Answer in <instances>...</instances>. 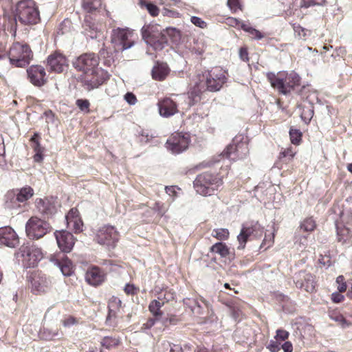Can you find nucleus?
<instances>
[{"mask_svg":"<svg viewBox=\"0 0 352 352\" xmlns=\"http://www.w3.org/2000/svg\"><path fill=\"white\" fill-rule=\"evenodd\" d=\"M183 302L186 306L190 309V310L193 309V307L197 305L199 303V302L204 305L206 308L207 309H208L210 306L209 302L205 299H204L202 297H199L197 298H184Z\"/></svg>","mask_w":352,"mask_h":352,"instance_id":"72a5a7b5","label":"nucleus"},{"mask_svg":"<svg viewBox=\"0 0 352 352\" xmlns=\"http://www.w3.org/2000/svg\"><path fill=\"white\" fill-rule=\"evenodd\" d=\"M228 6L233 12H236L240 9L239 0H228Z\"/></svg>","mask_w":352,"mask_h":352,"instance_id":"13d9d810","label":"nucleus"},{"mask_svg":"<svg viewBox=\"0 0 352 352\" xmlns=\"http://www.w3.org/2000/svg\"><path fill=\"white\" fill-rule=\"evenodd\" d=\"M35 205L38 212L44 217L48 218L56 212L59 204L57 198L51 197L36 199Z\"/></svg>","mask_w":352,"mask_h":352,"instance_id":"ddd939ff","label":"nucleus"},{"mask_svg":"<svg viewBox=\"0 0 352 352\" xmlns=\"http://www.w3.org/2000/svg\"><path fill=\"white\" fill-rule=\"evenodd\" d=\"M227 23L228 25L232 27H240L241 28V23H243V22H241L238 19L232 17H229L227 19Z\"/></svg>","mask_w":352,"mask_h":352,"instance_id":"e2e57ef3","label":"nucleus"},{"mask_svg":"<svg viewBox=\"0 0 352 352\" xmlns=\"http://www.w3.org/2000/svg\"><path fill=\"white\" fill-rule=\"evenodd\" d=\"M294 281L297 287L303 289L307 292L315 290V280L314 276L305 272H299L295 275Z\"/></svg>","mask_w":352,"mask_h":352,"instance_id":"4468645a","label":"nucleus"},{"mask_svg":"<svg viewBox=\"0 0 352 352\" xmlns=\"http://www.w3.org/2000/svg\"><path fill=\"white\" fill-rule=\"evenodd\" d=\"M74 323H75V318L72 316H69L68 318H67L63 320V324L64 327H70V326L73 325Z\"/></svg>","mask_w":352,"mask_h":352,"instance_id":"338daca9","label":"nucleus"},{"mask_svg":"<svg viewBox=\"0 0 352 352\" xmlns=\"http://www.w3.org/2000/svg\"><path fill=\"white\" fill-rule=\"evenodd\" d=\"M221 184V179L210 173L199 175L194 182L196 192L203 196L212 195Z\"/></svg>","mask_w":352,"mask_h":352,"instance_id":"7ed1b4c3","label":"nucleus"},{"mask_svg":"<svg viewBox=\"0 0 352 352\" xmlns=\"http://www.w3.org/2000/svg\"><path fill=\"white\" fill-rule=\"evenodd\" d=\"M19 243L15 231L9 226L0 228V245L14 248Z\"/></svg>","mask_w":352,"mask_h":352,"instance_id":"a211bd4d","label":"nucleus"},{"mask_svg":"<svg viewBox=\"0 0 352 352\" xmlns=\"http://www.w3.org/2000/svg\"><path fill=\"white\" fill-rule=\"evenodd\" d=\"M89 102L87 100L78 99L76 100V105L81 111H89Z\"/></svg>","mask_w":352,"mask_h":352,"instance_id":"603ef678","label":"nucleus"},{"mask_svg":"<svg viewBox=\"0 0 352 352\" xmlns=\"http://www.w3.org/2000/svg\"><path fill=\"white\" fill-rule=\"evenodd\" d=\"M120 340L118 338L109 336L104 337L101 341V344L107 349L118 346Z\"/></svg>","mask_w":352,"mask_h":352,"instance_id":"ea45409f","label":"nucleus"},{"mask_svg":"<svg viewBox=\"0 0 352 352\" xmlns=\"http://www.w3.org/2000/svg\"><path fill=\"white\" fill-rule=\"evenodd\" d=\"M325 0H302L301 3L302 8H309L312 6H321L323 5Z\"/></svg>","mask_w":352,"mask_h":352,"instance_id":"a18cd8bd","label":"nucleus"},{"mask_svg":"<svg viewBox=\"0 0 352 352\" xmlns=\"http://www.w3.org/2000/svg\"><path fill=\"white\" fill-rule=\"evenodd\" d=\"M190 21L195 26L205 28L206 27V23L198 16H193L190 18Z\"/></svg>","mask_w":352,"mask_h":352,"instance_id":"3c124183","label":"nucleus"},{"mask_svg":"<svg viewBox=\"0 0 352 352\" xmlns=\"http://www.w3.org/2000/svg\"><path fill=\"white\" fill-rule=\"evenodd\" d=\"M210 252L217 253L221 256L222 257H225L229 254V249L226 245V244L219 242L213 245L210 248Z\"/></svg>","mask_w":352,"mask_h":352,"instance_id":"f704fd0d","label":"nucleus"},{"mask_svg":"<svg viewBox=\"0 0 352 352\" xmlns=\"http://www.w3.org/2000/svg\"><path fill=\"white\" fill-rule=\"evenodd\" d=\"M40 138L41 137L39 133H34L30 139L32 142V147L35 152V155H34V160L36 162H41L43 159V153L44 151V148L41 146L39 142Z\"/></svg>","mask_w":352,"mask_h":352,"instance_id":"cd10ccee","label":"nucleus"},{"mask_svg":"<svg viewBox=\"0 0 352 352\" xmlns=\"http://www.w3.org/2000/svg\"><path fill=\"white\" fill-rule=\"evenodd\" d=\"M169 71L166 63H157L151 71L152 78L158 81L164 80L168 75Z\"/></svg>","mask_w":352,"mask_h":352,"instance_id":"a878e982","label":"nucleus"},{"mask_svg":"<svg viewBox=\"0 0 352 352\" xmlns=\"http://www.w3.org/2000/svg\"><path fill=\"white\" fill-rule=\"evenodd\" d=\"M201 302H199V303L196 305L195 307H193V309L191 310L192 312L195 314V315H198V316H201V315H203L204 313H205V309H206V307L205 305H204V307L201 305ZM206 309H208L206 308Z\"/></svg>","mask_w":352,"mask_h":352,"instance_id":"4d7b16f0","label":"nucleus"},{"mask_svg":"<svg viewBox=\"0 0 352 352\" xmlns=\"http://www.w3.org/2000/svg\"><path fill=\"white\" fill-rule=\"evenodd\" d=\"M289 136L292 144H298L301 140L302 133L298 129H291L289 131Z\"/></svg>","mask_w":352,"mask_h":352,"instance_id":"37998d69","label":"nucleus"},{"mask_svg":"<svg viewBox=\"0 0 352 352\" xmlns=\"http://www.w3.org/2000/svg\"><path fill=\"white\" fill-rule=\"evenodd\" d=\"M30 81L35 86L41 87L46 82L45 71L41 65H32L27 69Z\"/></svg>","mask_w":352,"mask_h":352,"instance_id":"f3484780","label":"nucleus"},{"mask_svg":"<svg viewBox=\"0 0 352 352\" xmlns=\"http://www.w3.org/2000/svg\"><path fill=\"white\" fill-rule=\"evenodd\" d=\"M105 80L104 73L101 69H96L91 72V76L87 75L84 80V86L87 90L98 88Z\"/></svg>","mask_w":352,"mask_h":352,"instance_id":"6ab92c4d","label":"nucleus"},{"mask_svg":"<svg viewBox=\"0 0 352 352\" xmlns=\"http://www.w3.org/2000/svg\"><path fill=\"white\" fill-rule=\"evenodd\" d=\"M142 35L145 42L155 50H162L167 43L166 36L157 25L144 26Z\"/></svg>","mask_w":352,"mask_h":352,"instance_id":"423d86ee","label":"nucleus"},{"mask_svg":"<svg viewBox=\"0 0 352 352\" xmlns=\"http://www.w3.org/2000/svg\"><path fill=\"white\" fill-rule=\"evenodd\" d=\"M119 237V232L114 226L104 225L98 230L95 240L100 245L114 248Z\"/></svg>","mask_w":352,"mask_h":352,"instance_id":"0eeeda50","label":"nucleus"},{"mask_svg":"<svg viewBox=\"0 0 352 352\" xmlns=\"http://www.w3.org/2000/svg\"><path fill=\"white\" fill-rule=\"evenodd\" d=\"M239 56L240 58L245 62L249 60L248 53L246 49L241 48L239 51Z\"/></svg>","mask_w":352,"mask_h":352,"instance_id":"69168bd1","label":"nucleus"},{"mask_svg":"<svg viewBox=\"0 0 352 352\" xmlns=\"http://www.w3.org/2000/svg\"><path fill=\"white\" fill-rule=\"evenodd\" d=\"M132 32L127 28H116L112 30L111 42L117 50L124 51L134 45V41L130 39Z\"/></svg>","mask_w":352,"mask_h":352,"instance_id":"1a4fd4ad","label":"nucleus"},{"mask_svg":"<svg viewBox=\"0 0 352 352\" xmlns=\"http://www.w3.org/2000/svg\"><path fill=\"white\" fill-rule=\"evenodd\" d=\"M98 57L95 54H84L78 57L73 63L76 69L85 73L96 70L98 65Z\"/></svg>","mask_w":352,"mask_h":352,"instance_id":"f8f14e48","label":"nucleus"},{"mask_svg":"<svg viewBox=\"0 0 352 352\" xmlns=\"http://www.w3.org/2000/svg\"><path fill=\"white\" fill-rule=\"evenodd\" d=\"M59 336L60 333L57 329L44 327L40 331V337L46 340H53Z\"/></svg>","mask_w":352,"mask_h":352,"instance_id":"473e14b6","label":"nucleus"},{"mask_svg":"<svg viewBox=\"0 0 352 352\" xmlns=\"http://www.w3.org/2000/svg\"><path fill=\"white\" fill-rule=\"evenodd\" d=\"M146 8L151 16H155L158 15L159 8L157 7V6L151 3H148L146 4Z\"/></svg>","mask_w":352,"mask_h":352,"instance_id":"864d4df0","label":"nucleus"},{"mask_svg":"<svg viewBox=\"0 0 352 352\" xmlns=\"http://www.w3.org/2000/svg\"><path fill=\"white\" fill-rule=\"evenodd\" d=\"M331 320L338 322V324L342 327L346 328L350 325L344 317L339 313H331L329 315Z\"/></svg>","mask_w":352,"mask_h":352,"instance_id":"58836bf2","label":"nucleus"},{"mask_svg":"<svg viewBox=\"0 0 352 352\" xmlns=\"http://www.w3.org/2000/svg\"><path fill=\"white\" fill-rule=\"evenodd\" d=\"M227 78L226 72L220 68H215L208 73L205 82H201L206 91H217L224 83Z\"/></svg>","mask_w":352,"mask_h":352,"instance_id":"9d476101","label":"nucleus"},{"mask_svg":"<svg viewBox=\"0 0 352 352\" xmlns=\"http://www.w3.org/2000/svg\"><path fill=\"white\" fill-rule=\"evenodd\" d=\"M337 233L338 241L344 243L348 239V237L345 235L349 233V230L346 228H343L341 230L338 229Z\"/></svg>","mask_w":352,"mask_h":352,"instance_id":"8fccbe9b","label":"nucleus"},{"mask_svg":"<svg viewBox=\"0 0 352 352\" xmlns=\"http://www.w3.org/2000/svg\"><path fill=\"white\" fill-rule=\"evenodd\" d=\"M82 6L86 11L91 12L101 6V1L100 0H84Z\"/></svg>","mask_w":352,"mask_h":352,"instance_id":"e433bc0d","label":"nucleus"},{"mask_svg":"<svg viewBox=\"0 0 352 352\" xmlns=\"http://www.w3.org/2000/svg\"><path fill=\"white\" fill-rule=\"evenodd\" d=\"M32 289L35 292H45L48 287V280L40 274H33L30 276Z\"/></svg>","mask_w":352,"mask_h":352,"instance_id":"b1692460","label":"nucleus"},{"mask_svg":"<svg viewBox=\"0 0 352 352\" xmlns=\"http://www.w3.org/2000/svg\"><path fill=\"white\" fill-rule=\"evenodd\" d=\"M16 256L21 261L24 267H34L43 258V254L41 248L34 244H23L16 253Z\"/></svg>","mask_w":352,"mask_h":352,"instance_id":"20e7f679","label":"nucleus"},{"mask_svg":"<svg viewBox=\"0 0 352 352\" xmlns=\"http://www.w3.org/2000/svg\"><path fill=\"white\" fill-rule=\"evenodd\" d=\"M243 146L247 148L246 145L243 143H241L238 145L229 144L222 153V155L227 158H230L232 160L236 158H242L243 156L239 154V149Z\"/></svg>","mask_w":352,"mask_h":352,"instance_id":"c85d7f7f","label":"nucleus"},{"mask_svg":"<svg viewBox=\"0 0 352 352\" xmlns=\"http://www.w3.org/2000/svg\"><path fill=\"white\" fill-rule=\"evenodd\" d=\"M212 236L218 240H226L229 237V231L226 228H217L212 231Z\"/></svg>","mask_w":352,"mask_h":352,"instance_id":"4c0bfd02","label":"nucleus"},{"mask_svg":"<svg viewBox=\"0 0 352 352\" xmlns=\"http://www.w3.org/2000/svg\"><path fill=\"white\" fill-rule=\"evenodd\" d=\"M313 116H314V111L311 108L308 107V108H303L300 116H301L302 120L305 123L307 124L310 122Z\"/></svg>","mask_w":352,"mask_h":352,"instance_id":"c03bdc74","label":"nucleus"},{"mask_svg":"<svg viewBox=\"0 0 352 352\" xmlns=\"http://www.w3.org/2000/svg\"><path fill=\"white\" fill-rule=\"evenodd\" d=\"M282 349H283L284 352H292L293 346L290 342H285L282 345Z\"/></svg>","mask_w":352,"mask_h":352,"instance_id":"774afa93","label":"nucleus"},{"mask_svg":"<svg viewBox=\"0 0 352 352\" xmlns=\"http://www.w3.org/2000/svg\"><path fill=\"white\" fill-rule=\"evenodd\" d=\"M260 225L256 223L254 225L248 226L243 225L240 234L238 235V241H239L241 248H243L248 237L254 233V231L260 230Z\"/></svg>","mask_w":352,"mask_h":352,"instance_id":"bb28decb","label":"nucleus"},{"mask_svg":"<svg viewBox=\"0 0 352 352\" xmlns=\"http://www.w3.org/2000/svg\"><path fill=\"white\" fill-rule=\"evenodd\" d=\"M300 228L306 232H311L316 228V223L312 218H307L301 223Z\"/></svg>","mask_w":352,"mask_h":352,"instance_id":"79ce46f5","label":"nucleus"},{"mask_svg":"<svg viewBox=\"0 0 352 352\" xmlns=\"http://www.w3.org/2000/svg\"><path fill=\"white\" fill-rule=\"evenodd\" d=\"M190 135L188 133H175L166 142V148L174 154H179L188 147Z\"/></svg>","mask_w":352,"mask_h":352,"instance_id":"9b49d317","label":"nucleus"},{"mask_svg":"<svg viewBox=\"0 0 352 352\" xmlns=\"http://www.w3.org/2000/svg\"><path fill=\"white\" fill-rule=\"evenodd\" d=\"M50 225L36 217H31L26 223L25 231L30 239H38L49 232Z\"/></svg>","mask_w":352,"mask_h":352,"instance_id":"6e6552de","label":"nucleus"},{"mask_svg":"<svg viewBox=\"0 0 352 352\" xmlns=\"http://www.w3.org/2000/svg\"><path fill=\"white\" fill-rule=\"evenodd\" d=\"M160 116L168 118L177 113L176 103L170 98H164L158 102Z\"/></svg>","mask_w":352,"mask_h":352,"instance_id":"4be33fe9","label":"nucleus"},{"mask_svg":"<svg viewBox=\"0 0 352 352\" xmlns=\"http://www.w3.org/2000/svg\"><path fill=\"white\" fill-rule=\"evenodd\" d=\"M164 305V300H162V294H160L157 300H153L150 302L148 309L155 317L160 318L163 315L160 309Z\"/></svg>","mask_w":352,"mask_h":352,"instance_id":"c756f323","label":"nucleus"},{"mask_svg":"<svg viewBox=\"0 0 352 352\" xmlns=\"http://www.w3.org/2000/svg\"><path fill=\"white\" fill-rule=\"evenodd\" d=\"M8 56L12 65L23 67L30 63L33 54L28 45L15 43L10 47Z\"/></svg>","mask_w":352,"mask_h":352,"instance_id":"39448f33","label":"nucleus"},{"mask_svg":"<svg viewBox=\"0 0 352 352\" xmlns=\"http://www.w3.org/2000/svg\"><path fill=\"white\" fill-rule=\"evenodd\" d=\"M77 218H80L79 212H78V210L75 208H72L69 211L68 214L65 216L67 223L69 221H71L72 220H74L75 219H77Z\"/></svg>","mask_w":352,"mask_h":352,"instance_id":"09e8293b","label":"nucleus"},{"mask_svg":"<svg viewBox=\"0 0 352 352\" xmlns=\"http://www.w3.org/2000/svg\"><path fill=\"white\" fill-rule=\"evenodd\" d=\"M293 30L296 38L306 41L311 35V31L301 27L298 24H293Z\"/></svg>","mask_w":352,"mask_h":352,"instance_id":"2f4dec72","label":"nucleus"},{"mask_svg":"<svg viewBox=\"0 0 352 352\" xmlns=\"http://www.w3.org/2000/svg\"><path fill=\"white\" fill-rule=\"evenodd\" d=\"M86 281L91 285L97 286L104 280V274L98 267L89 269L85 274Z\"/></svg>","mask_w":352,"mask_h":352,"instance_id":"5701e85b","label":"nucleus"},{"mask_svg":"<svg viewBox=\"0 0 352 352\" xmlns=\"http://www.w3.org/2000/svg\"><path fill=\"white\" fill-rule=\"evenodd\" d=\"M109 307V315L107 318V322L111 324L112 318H122V314L124 311V306H122L121 300L116 296H112L108 304Z\"/></svg>","mask_w":352,"mask_h":352,"instance_id":"aec40b11","label":"nucleus"},{"mask_svg":"<svg viewBox=\"0 0 352 352\" xmlns=\"http://www.w3.org/2000/svg\"><path fill=\"white\" fill-rule=\"evenodd\" d=\"M241 29L248 32L252 38L261 40L264 37V35L260 31L245 23H241Z\"/></svg>","mask_w":352,"mask_h":352,"instance_id":"c9c22d12","label":"nucleus"},{"mask_svg":"<svg viewBox=\"0 0 352 352\" xmlns=\"http://www.w3.org/2000/svg\"><path fill=\"white\" fill-rule=\"evenodd\" d=\"M271 86L279 94L287 95L300 84V76L294 72H268L266 74Z\"/></svg>","mask_w":352,"mask_h":352,"instance_id":"f257e3e1","label":"nucleus"},{"mask_svg":"<svg viewBox=\"0 0 352 352\" xmlns=\"http://www.w3.org/2000/svg\"><path fill=\"white\" fill-rule=\"evenodd\" d=\"M47 65L52 72L56 73L64 72L68 67L66 57L58 52H55L49 56Z\"/></svg>","mask_w":352,"mask_h":352,"instance_id":"2eb2a0df","label":"nucleus"},{"mask_svg":"<svg viewBox=\"0 0 352 352\" xmlns=\"http://www.w3.org/2000/svg\"><path fill=\"white\" fill-rule=\"evenodd\" d=\"M69 228H72L75 232H80L82 230L83 223L80 218L75 219L67 223Z\"/></svg>","mask_w":352,"mask_h":352,"instance_id":"a19ab883","label":"nucleus"},{"mask_svg":"<svg viewBox=\"0 0 352 352\" xmlns=\"http://www.w3.org/2000/svg\"><path fill=\"white\" fill-rule=\"evenodd\" d=\"M267 348L271 352H278L280 349V343L277 340H271Z\"/></svg>","mask_w":352,"mask_h":352,"instance_id":"6e6d98bb","label":"nucleus"},{"mask_svg":"<svg viewBox=\"0 0 352 352\" xmlns=\"http://www.w3.org/2000/svg\"><path fill=\"white\" fill-rule=\"evenodd\" d=\"M340 293V292H334L331 294V300H333V302L338 303L344 300V296Z\"/></svg>","mask_w":352,"mask_h":352,"instance_id":"0e129e2a","label":"nucleus"},{"mask_svg":"<svg viewBox=\"0 0 352 352\" xmlns=\"http://www.w3.org/2000/svg\"><path fill=\"white\" fill-rule=\"evenodd\" d=\"M34 195V190L30 186H25L18 190L15 195L16 200L18 202H25L30 199Z\"/></svg>","mask_w":352,"mask_h":352,"instance_id":"7c9ffc66","label":"nucleus"},{"mask_svg":"<svg viewBox=\"0 0 352 352\" xmlns=\"http://www.w3.org/2000/svg\"><path fill=\"white\" fill-rule=\"evenodd\" d=\"M50 261L60 269L64 276H69L73 273L72 262L65 259V255L63 253L51 255Z\"/></svg>","mask_w":352,"mask_h":352,"instance_id":"412c9836","label":"nucleus"},{"mask_svg":"<svg viewBox=\"0 0 352 352\" xmlns=\"http://www.w3.org/2000/svg\"><path fill=\"white\" fill-rule=\"evenodd\" d=\"M153 209L155 211H157L160 215H163L166 211V209L164 207V204H160V202L155 203Z\"/></svg>","mask_w":352,"mask_h":352,"instance_id":"052dcab7","label":"nucleus"},{"mask_svg":"<svg viewBox=\"0 0 352 352\" xmlns=\"http://www.w3.org/2000/svg\"><path fill=\"white\" fill-rule=\"evenodd\" d=\"M336 283L338 284V289L339 292H344L346 291L347 286L343 276L340 275L337 277Z\"/></svg>","mask_w":352,"mask_h":352,"instance_id":"49530a36","label":"nucleus"},{"mask_svg":"<svg viewBox=\"0 0 352 352\" xmlns=\"http://www.w3.org/2000/svg\"><path fill=\"white\" fill-rule=\"evenodd\" d=\"M295 155V152L293 151L292 147H289L280 153V157H289L292 158Z\"/></svg>","mask_w":352,"mask_h":352,"instance_id":"680f3d73","label":"nucleus"},{"mask_svg":"<svg viewBox=\"0 0 352 352\" xmlns=\"http://www.w3.org/2000/svg\"><path fill=\"white\" fill-rule=\"evenodd\" d=\"M124 99L131 105L135 104L137 102L135 96L131 92H128L124 95Z\"/></svg>","mask_w":352,"mask_h":352,"instance_id":"bf43d9fd","label":"nucleus"},{"mask_svg":"<svg viewBox=\"0 0 352 352\" xmlns=\"http://www.w3.org/2000/svg\"><path fill=\"white\" fill-rule=\"evenodd\" d=\"M205 91L206 90L204 87V85H202V82H197L194 87L188 93V96L187 97V99L188 100V104L187 108L190 107L191 106L200 101L201 94Z\"/></svg>","mask_w":352,"mask_h":352,"instance_id":"393cba45","label":"nucleus"},{"mask_svg":"<svg viewBox=\"0 0 352 352\" xmlns=\"http://www.w3.org/2000/svg\"><path fill=\"white\" fill-rule=\"evenodd\" d=\"M288 336H289V333L287 331L283 330V329H278L276 331V334L274 338L276 340H280L281 341H284L286 339H287Z\"/></svg>","mask_w":352,"mask_h":352,"instance_id":"5fc2aeb1","label":"nucleus"},{"mask_svg":"<svg viewBox=\"0 0 352 352\" xmlns=\"http://www.w3.org/2000/svg\"><path fill=\"white\" fill-rule=\"evenodd\" d=\"M15 21L23 25H33L40 20L39 12L32 0L19 1L16 7Z\"/></svg>","mask_w":352,"mask_h":352,"instance_id":"f03ea898","label":"nucleus"},{"mask_svg":"<svg viewBox=\"0 0 352 352\" xmlns=\"http://www.w3.org/2000/svg\"><path fill=\"white\" fill-rule=\"evenodd\" d=\"M59 248L63 252H69L75 243L74 236L65 230L58 231L55 233Z\"/></svg>","mask_w":352,"mask_h":352,"instance_id":"dca6fc26","label":"nucleus"},{"mask_svg":"<svg viewBox=\"0 0 352 352\" xmlns=\"http://www.w3.org/2000/svg\"><path fill=\"white\" fill-rule=\"evenodd\" d=\"M163 348L167 352H183L182 349L179 345L171 346L170 343L166 342L163 344Z\"/></svg>","mask_w":352,"mask_h":352,"instance_id":"de8ad7c7","label":"nucleus"}]
</instances>
